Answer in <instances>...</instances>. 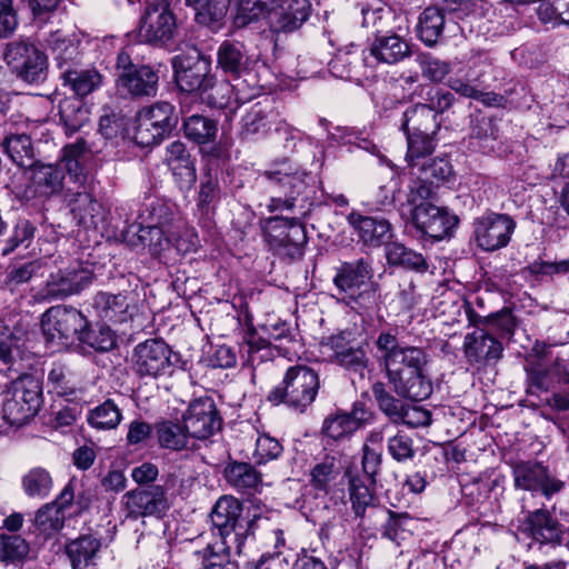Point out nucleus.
Masks as SVG:
<instances>
[{
  "mask_svg": "<svg viewBox=\"0 0 569 569\" xmlns=\"http://www.w3.org/2000/svg\"><path fill=\"white\" fill-rule=\"evenodd\" d=\"M373 397L378 403L379 409L393 422L399 423L403 410L406 408V403L401 400L395 398L390 392H388L385 388V385L381 382H377L372 387Z\"/></svg>",
  "mask_w": 569,
  "mask_h": 569,
  "instance_id": "49",
  "label": "nucleus"
},
{
  "mask_svg": "<svg viewBox=\"0 0 569 569\" xmlns=\"http://www.w3.org/2000/svg\"><path fill=\"white\" fill-rule=\"evenodd\" d=\"M164 161L180 183L191 184L196 181V168L183 142H171L166 149Z\"/></svg>",
  "mask_w": 569,
  "mask_h": 569,
  "instance_id": "32",
  "label": "nucleus"
},
{
  "mask_svg": "<svg viewBox=\"0 0 569 569\" xmlns=\"http://www.w3.org/2000/svg\"><path fill=\"white\" fill-rule=\"evenodd\" d=\"M36 227L29 220H20L16 224L13 234L8 241V246L3 248L2 254L7 256L19 246L28 248L34 237Z\"/></svg>",
  "mask_w": 569,
  "mask_h": 569,
  "instance_id": "61",
  "label": "nucleus"
},
{
  "mask_svg": "<svg viewBox=\"0 0 569 569\" xmlns=\"http://www.w3.org/2000/svg\"><path fill=\"white\" fill-rule=\"evenodd\" d=\"M411 221L423 234L441 240L457 226L458 219L446 208L421 203L411 210Z\"/></svg>",
  "mask_w": 569,
  "mask_h": 569,
  "instance_id": "17",
  "label": "nucleus"
},
{
  "mask_svg": "<svg viewBox=\"0 0 569 569\" xmlns=\"http://www.w3.org/2000/svg\"><path fill=\"white\" fill-rule=\"evenodd\" d=\"M234 87L228 81L216 82L212 77V87L209 88L208 102L209 104L223 109L230 106Z\"/></svg>",
  "mask_w": 569,
  "mask_h": 569,
  "instance_id": "64",
  "label": "nucleus"
},
{
  "mask_svg": "<svg viewBox=\"0 0 569 569\" xmlns=\"http://www.w3.org/2000/svg\"><path fill=\"white\" fill-rule=\"evenodd\" d=\"M182 422L191 438L200 440L211 437L222 425L216 403L209 397L193 400L182 415Z\"/></svg>",
  "mask_w": 569,
  "mask_h": 569,
  "instance_id": "16",
  "label": "nucleus"
},
{
  "mask_svg": "<svg viewBox=\"0 0 569 569\" xmlns=\"http://www.w3.org/2000/svg\"><path fill=\"white\" fill-rule=\"evenodd\" d=\"M2 418L11 426H22L39 411L41 385L33 376L13 380L2 393Z\"/></svg>",
  "mask_w": 569,
  "mask_h": 569,
  "instance_id": "4",
  "label": "nucleus"
},
{
  "mask_svg": "<svg viewBox=\"0 0 569 569\" xmlns=\"http://www.w3.org/2000/svg\"><path fill=\"white\" fill-rule=\"evenodd\" d=\"M270 0H186L196 10L199 23L210 26L220 22L233 2V24L244 28L261 17L267 18Z\"/></svg>",
  "mask_w": 569,
  "mask_h": 569,
  "instance_id": "3",
  "label": "nucleus"
},
{
  "mask_svg": "<svg viewBox=\"0 0 569 569\" xmlns=\"http://www.w3.org/2000/svg\"><path fill=\"white\" fill-rule=\"evenodd\" d=\"M242 510V503L238 499L231 496H222L217 500L210 512L212 531L220 537L224 550L234 549L237 553H240L244 537L260 520L253 519L247 526H243L241 521Z\"/></svg>",
  "mask_w": 569,
  "mask_h": 569,
  "instance_id": "5",
  "label": "nucleus"
},
{
  "mask_svg": "<svg viewBox=\"0 0 569 569\" xmlns=\"http://www.w3.org/2000/svg\"><path fill=\"white\" fill-rule=\"evenodd\" d=\"M452 167L443 158H435L421 166V177L430 183H439L449 180Z\"/></svg>",
  "mask_w": 569,
  "mask_h": 569,
  "instance_id": "60",
  "label": "nucleus"
},
{
  "mask_svg": "<svg viewBox=\"0 0 569 569\" xmlns=\"http://www.w3.org/2000/svg\"><path fill=\"white\" fill-rule=\"evenodd\" d=\"M369 53L380 63L395 64L410 57L411 48L406 39L396 33L377 34Z\"/></svg>",
  "mask_w": 569,
  "mask_h": 569,
  "instance_id": "28",
  "label": "nucleus"
},
{
  "mask_svg": "<svg viewBox=\"0 0 569 569\" xmlns=\"http://www.w3.org/2000/svg\"><path fill=\"white\" fill-rule=\"evenodd\" d=\"M419 96L425 101L419 104L429 108L435 113V118L447 111L455 102V96L448 90L430 86H419Z\"/></svg>",
  "mask_w": 569,
  "mask_h": 569,
  "instance_id": "48",
  "label": "nucleus"
},
{
  "mask_svg": "<svg viewBox=\"0 0 569 569\" xmlns=\"http://www.w3.org/2000/svg\"><path fill=\"white\" fill-rule=\"evenodd\" d=\"M230 551H216L211 543H207L204 549L196 550L194 555L201 559L203 569H238L236 562L230 560Z\"/></svg>",
  "mask_w": 569,
  "mask_h": 569,
  "instance_id": "54",
  "label": "nucleus"
},
{
  "mask_svg": "<svg viewBox=\"0 0 569 569\" xmlns=\"http://www.w3.org/2000/svg\"><path fill=\"white\" fill-rule=\"evenodd\" d=\"M70 212L78 226L101 232L108 230L109 210L90 193L77 192L68 201Z\"/></svg>",
  "mask_w": 569,
  "mask_h": 569,
  "instance_id": "20",
  "label": "nucleus"
},
{
  "mask_svg": "<svg viewBox=\"0 0 569 569\" xmlns=\"http://www.w3.org/2000/svg\"><path fill=\"white\" fill-rule=\"evenodd\" d=\"M266 240L271 250L282 258L296 259L303 253L307 243L305 226L297 219H270L266 229Z\"/></svg>",
  "mask_w": 569,
  "mask_h": 569,
  "instance_id": "11",
  "label": "nucleus"
},
{
  "mask_svg": "<svg viewBox=\"0 0 569 569\" xmlns=\"http://www.w3.org/2000/svg\"><path fill=\"white\" fill-rule=\"evenodd\" d=\"M183 130L188 139L203 144L214 140L217 124L209 118L193 114L184 120Z\"/></svg>",
  "mask_w": 569,
  "mask_h": 569,
  "instance_id": "43",
  "label": "nucleus"
},
{
  "mask_svg": "<svg viewBox=\"0 0 569 569\" xmlns=\"http://www.w3.org/2000/svg\"><path fill=\"white\" fill-rule=\"evenodd\" d=\"M177 123L174 107L167 101H157L139 112L134 139L142 147L157 144L171 133Z\"/></svg>",
  "mask_w": 569,
  "mask_h": 569,
  "instance_id": "9",
  "label": "nucleus"
},
{
  "mask_svg": "<svg viewBox=\"0 0 569 569\" xmlns=\"http://www.w3.org/2000/svg\"><path fill=\"white\" fill-rule=\"evenodd\" d=\"M267 130V111L258 103L242 117L240 134L243 139H250L256 134L264 133Z\"/></svg>",
  "mask_w": 569,
  "mask_h": 569,
  "instance_id": "53",
  "label": "nucleus"
},
{
  "mask_svg": "<svg viewBox=\"0 0 569 569\" xmlns=\"http://www.w3.org/2000/svg\"><path fill=\"white\" fill-rule=\"evenodd\" d=\"M268 10L267 20L274 32H291L309 18V0H273Z\"/></svg>",
  "mask_w": 569,
  "mask_h": 569,
  "instance_id": "18",
  "label": "nucleus"
},
{
  "mask_svg": "<svg viewBox=\"0 0 569 569\" xmlns=\"http://www.w3.org/2000/svg\"><path fill=\"white\" fill-rule=\"evenodd\" d=\"M422 76L431 82H441L451 71V64L432 57L429 53H422L417 59Z\"/></svg>",
  "mask_w": 569,
  "mask_h": 569,
  "instance_id": "55",
  "label": "nucleus"
},
{
  "mask_svg": "<svg viewBox=\"0 0 569 569\" xmlns=\"http://www.w3.org/2000/svg\"><path fill=\"white\" fill-rule=\"evenodd\" d=\"M100 548L101 539L86 533L69 541L66 546V553L72 569H93Z\"/></svg>",
  "mask_w": 569,
  "mask_h": 569,
  "instance_id": "30",
  "label": "nucleus"
},
{
  "mask_svg": "<svg viewBox=\"0 0 569 569\" xmlns=\"http://www.w3.org/2000/svg\"><path fill=\"white\" fill-rule=\"evenodd\" d=\"M370 418V413L362 403H355L350 412H337L325 419L322 432L328 437L339 440L350 436L361 428Z\"/></svg>",
  "mask_w": 569,
  "mask_h": 569,
  "instance_id": "25",
  "label": "nucleus"
},
{
  "mask_svg": "<svg viewBox=\"0 0 569 569\" xmlns=\"http://www.w3.org/2000/svg\"><path fill=\"white\" fill-rule=\"evenodd\" d=\"M348 221L365 244L379 247L390 243L392 227L388 220L352 212L349 214Z\"/></svg>",
  "mask_w": 569,
  "mask_h": 569,
  "instance_id": "24",
  "label": "nucleus"
},
{
  "mask_svg": "<svg viewBox=\"0 0 569 569\" xmlns=\"http://www.w3.org/2000/svg\"><path fill=\"white\" fill-rule=\"evenodd\" d=\"M372 277V270L370 263L365 259H358L353 262H343L337 270L333 278L336 287L348 293L350 297H355L356 292L370 284Z\"/></svg>",
  "mask_w": 569,
  "mask_h": 569,
  "instance_id": "26",
  "label": "nucleus"
},
{
  "mask_svg": "<svg viewBox=\"0 0 569 569\" xmlns=\"http://www.w3.org/2000/svg\"><path fill=\"white\" fill-rule=\"evenodd\" d=\"M87 326V318L76 308L54 306L41 318V328L47 341L61 347L71 345Z\"/></svg>",
  "mask_w": 569,
  "mask_h": 569,
  "instance_id": "10",
  "label": "nucleus"
},
{
  "mask_svg": "<svg viewBox=\"0 0 569 569\" xmlns=\"http://www.w3.org/2000/svg\"><path fill=\"white\" fill-rule=\"evenodd\" d=\"M59 114L67 130L78 131L88 121V110L81 100L66 99L59 104Z\"/></svg>",
  "mask_w": 569,
  "mask_h": 569,
  "instance_id": "45",
  "label": "nucleus"
},
{
  "mask_svg": "<svg viewBox=\"0 0 569 569\" xmlns=\"http://www.w3.org/2000/svg\"><path fill=\"white\" fill-rule=\"evenodd\" d=\"M116 88L122 97H154L159 88L158 70L149 64L133 63L126 51L118 53Z\"/></svg>",
  "mask_w": 569,
  "mask_h": 569,
  "instance_id": "6",
  "label": "nucleus"
},
{
  "mask_svg": "<svg viewBox=\"0 0 569 569\" xmlns=\"http://www.w3.org/2000/svg\"><path fill=\"white\" fill-rule=\"evenodd\" d=\"M30 169L36 193L51 197L62 191L66 170L63 167L37 161Z\"/></svg>",
  "mask_w": 569,
  "mask_h": 569,
  "instance_id": "29",
  "label": "nucleus"
},
{
  "mask_svg": "<svg viewBox=\"0 0 569 569\" xmlns=\"http://www.w3.org/2000/svg\"><path fill=\"white\" fill-rule=\"evenodd\" d=\"M1 146L8 157L21 168H31L37 161L31 138L26 133L8 132Z\"/></svg>",
  "mask_w": 569,
  "mask_h": 569,
  "instance_id": "35",
  "label": "nucleus"
},
{
  "mask_svg": "<svg viewBox=\"0 0 569 569\" xmlns=\"http://www.w3.org/2000/svg\"><path fill=\"white\" fill-rule=\"evenodd\" d=\"M41 266L39 261H29L22 264L13 266L7 273L4 286L10 290H16L20 284L28 282L38 273Z\"/></svg>",
  "mask_w": 569,
  "mask_h": 569,
  "instance_id": "57",
  "label": "nucleus"
},
{
  "mask_svg": "<svg viewBox=\"0 0 569 569\" xmlns=\"http://www.w3.org/2000/svg\"><path fill=\"white\" fill-rule=\"evenodd\" d=\"M92 308L106 321L122 323L129 318V303L123 293L100 291L92 299Z\"/></svg>",
  "mask_w": 569,
  "mask_h": 569,
  "instance_id": "31",
  "label": "nucleus"
},
{
  "mask_svg": "<svg viewBox=\"0 0 569 569\" xmlns=\"http://www.w3.org/2000/svg\"><path fill=\"white\" fill-rule=\"evenodd\" d=\"M29 550L28 542L21 536L0 535V561H21L28 556Z\"/></svg>",
  "mask_w": 569,
  "mask_h": 569,
  "instance_id": "51",
  "label": "nucleus"
},
{
  "mask_svg": "<svg viewBox=\"0 0 569 569\" xmlns=\"http://www.w3.org/2000/svg\"><path fill=\"white\" fill-rule=\"evenodd\" d=\"M335 362L362 377L365 369L368 367L369 358L361 346H353L345 353L340 352Z\"/></svg>",
  "mask_w": 569,
  "mask_h": 569,
  "instance_id": "58",
  "label": "nucleus"
},
{
  "mask_svg": "<svg viewBox=\"0 0 569 569\" xmlns=\"http://www.w3.org/2000/svg\"><path fill=\"white\" fill-rule=\"evenodd\" d=\"M501 342L489 331L476 329L463 340V353L470 365L486 366L502 357Z\"/></svg>",
  "mask_w": 569,
  "mask_h": 569,
  "instance_id": "21",
  "label": "nucleus"
},
{
  "mask_svg": "<svg viewBox=\"0 0 569 569\" xmlns=\"http://www.w3.org/2000/svg\"><path fill=\"white\" fill-rule=\"evenodd\" d=\"M93 271L76 262L52 272L46 282L43 297L49 300H64L79 295L92 283Z\"/></svg>",
  "mask_w": 569,
  "mask_h": 569,
  "instance_id": "14",
  "label": "nucleus"
},
{
  "mask_svg": "<svg viewBox=\"0 0 569 569\" xmlns=\"http://www.w3.org/2000/svg\"><path fill=\"white\" fill-rule=\"evenodd\" d=\"M319 385L315 370L306 366H293L287 370L282 382L268 393L267 400L303 412L315 401Z\"/></svg>",
  "mask_w": 569,
  "mask_h": 569,
  "instance_id": "2",
  "label": "nucleus"
},
{
  "mask_svg": "<svg viewBox=\"0 0 569 569\" xmlns=\"http://www.w3.org/2000/svg\"><path fill=\"white\" fill-rule=\"evenodd\" d=\"M159 445L162 448L171 450H182L187 448L191 435L187 432L184 422L182 425L173 421H162L156 428Z\"/></svg>",
  "mask_w": 569,
  "mask_h": 569,
  "instance_id": "42",
  "label": "nucleus"
},
{
  "mask_svg": "<svg viewBox=\"0 0 569 569\" xmlns=\"http://www.w3.org/2000/svg\"><path fill=\"white\" fill-rule=\"evenodd\" d=\"M172 351L159 339H148L134 348V371L141 378L157 379L170 375L173 369Z\"/></svg>",
  "mask_w": 569,
  "mask_h": 569,
  "instance_id": "13",
  "label": "nucleus"
},
{
  "mask_svg": "<svg viewBox=\"0 0 569 569\" xmlns=\"http://www.w3.org/2000/svg\"><path fill=\"white\" fill-rule=\"evenodd\" d=\"M388 452L398 462L410 460L415 457L412 439L403 433H397L388 439Z\"/></svg>",
  "mask_w": 569,
  "mask_h": 569,
  "instance_id": "62",
  "label": "nucleus"
},
{
  "mask_svg": "<svg viewBox=\"0 0 569 569\" xmlns=\"http://www.w3.org/2000/svg\"><path fill=\"white\" fill-rule=\"evenodd\" d=\"M439 128L440 123L435 113L425 106L417 103L403 113L401 129L406 134H437Z\"/></svg>",
  "mask_w": 569,
  "mask_h": 569,
  "instance_id": "33",
  "label": "nucleus"
},
{
  "mask_svg": "<svg viewBox=\"0 0 569 569\" xmlns=\"http://www.w3.org/2000/svg\"><path fill=\"white\" fill-rule=\"evenodd\" d=\"M375 485H366L365 481L353 476L349 479V495L352 510L357 517L362 518L367 508L372 507L375 502L373 487Z\"/></svg>",
  "mask_w": 569,
  "mask_h": 569,
  "instance_id": "44",
  "label": "nucleus"
},
{
  "mask_svg": "<svg viewBox=\"0 0 569 569\" xmlns=\"http://www.w3.org/2000/svg\"><path fill=\"white\" fill-rule=\"evenodd\" d=\"M63 87L76 97L84 98L102 84V74L96 68H84L80 61L60 73Z\"/></svg>",
  "mask_w": 569,
  "mask_h": 569,
  "instance_id": "27",
  "label": "nucleus"
},
{
  "mask_svg": "<svg viewBox=\"0 0 569 569\" xmlns=\"http://www.w3.org/2000/svg\"><path fill=\"white\" fill-rule=\"evenodd\" d=\"M386 258L389 264L401 266L417 272H426L428 263L425 257L399 242H390L386 246Z\"/></svg>",
  "mask_w": 569,
  "mask_h": 569,
  "instance_id": "39",
  "label": "nucleus"
},
{
  "mask_svg": "<svg viewBox=\"0 0 569 569\" xmlns=\"http://www.w3.org/2000/svg\"><path fill=\"white\" fill-rule=\"evenodd\" d=\"M376 347L378 360L399 397L422 401L431 396L433 386L427 375L429 357L423 348L400 345L397 336L389 331L379 333Z\"/></svg>",
  "mask_w": 569,
  "mask_h": 569,
  "instance_id": "1",
  "label": "nucleus"
},
{
  "mask_svg": "<svg viewBox=\"0 0 569 569\" xmlns=\"http://www.w3.org/2000/svg\"><path fill=\"white\" fill-rule=\"evenodd\" d=\"M23 492L30 498L44 499L53 487V478L42 467H34L21 480Z\"/></svg>",
  "mask_w": 569,
  "mask_h": 569,
  "instance_id": "41",
  "label": "nucleus"
},
{
  "mask_svg": "<svg viewBox=\"0 0 569 569\" xmlns=\"http://www.w3.org/2000/svg\"><path fill=\"white\" fill-rule=\"evenodd\" d=\"M223 473L227 482L239 490L254 489L261 482L260 473L247 462L229 463Z\"/></svg>",
  "mask_w": 569,
  "mask_h": 569,
  "instance_id": "40",
  "label": "nucleus"
},
{
  "mask_svg": "<svg viewBox=\"0 0 569 569\" xmlns=\"http://www.w3.org/2000/svg\"><path fill=\"white\" fill-rule=\"evenodd\" d=\"M446 19L443 10L437 7L426 8L419 17L418 36L428 47L438 43L442 34Z\"/></svg>",
  "mask_w": 569,
  "mask_h": 569,
  "instance_id": "36",
  "label": "nucleus"
},
{
  "mask_svg": "<svg viewBox=\"0 0 569 569\" xmlns=\"http://www.w3.org/2000/svg\"><path fill=\"white\" fill-rule=\"evenodd\" d=\"M408 150L406 154V159L410 166H418L417 160L420 158H425L431 154L436 148V134H406Z\"/></svg>",
  "mask_w": 569,
  "mask_h": 569,
  "instance_id": "52",
  "label": "nucleus"
},
{
  "mask_svg": "<svg viewBox=\"0 0 569 569\" xmlns=\"http://www.w3.org/2000/svg\"><path fill=\"white\" fill-rule=\"evenodd\" d=\"M128 516L132 518L160 515L168 509L166 491L161 486H149L124 495Z\"/></svg>",
  "mask_w": 569,
  "mask_h": 569,
  "instance_id": "23",
  "label": "nucleus"
},
{
  "mask_svg": "<svg viewBox=\"0 0 569 569\" xmlns=\"http://www.w3.org/2000/svg\"><path fill=\"white\" fill-rule=\"evenodd\" d=\"M172 67L181 91L204 93L212 87L211 61L196 47L181 48L172 58Z\"/></svg>",
  "mask_w": 569,
  "mask_h": 569,
  "instance_id": "7",
  "label": "nucleus"
},
{
  "mask_svg": "<svg viewBox=\"0 0 569 569\" xmlns=\"http://www.w3.org/2000/svg\"><path fill=\"white\" fill-rule=\"evenodd\" d=\"M362 27L371 30L377 34H382L381 32L388 27V21L391 17V12L389 9L383 7H362Z\"/></svg>",
  "mask_w": 569,
  "mask_h": 569,
  "instance_id": "59",
  "label": "nucleus"
},
{
  "mask_svg": "<svg viewBox=\"0 0 569 569\" xmlns=\"http://www.w3.org/2000/svg\"><path fill=\"white\" fill-rule=\"evenodd\" d=\"M274 188V194L270 199L269 210L292 211L298 196L306 189L305 173L288 171L287 169L267 170L263 173Z\"/></svg>",
  "mask_w": 569,
  "mask_h": 569,
  "instance_id": "15",
  "label": "nucleus"
},
{
  "mask_svg": "<svg viewBox=\"0 0 569 569\" xmlns=\"http://www.w3.org/2000/svg\"><path fill=\"white\" fill-rule=\"evenodd\" d=\"M341 466L339 459L333 456H326L323 460L317 463L311 470L312 486L322 491H327L329 485L340 475Z\"/></svg>",
  "mask_w": 569,
  "mask_h": 569,
  "instance_id": "46",
  "label": "nucleus"
},
{
  "mask_svg": "<svg viewBox=\"0 0 569 569\" xmlns=\"http://www.w3.org/2000/svg\"><path fill=\"white\" fill-rule=\"evenodd\" d=\"M218 67L227 74L239 79L247 70L248 57L244 46L238 41H223L217 52Z\"/></svg>",
  "mask_w": 569,
  "mask_h": 569,
  "instance_id": "34",
  "label": "nucleus"
},
{
  "mask_svg": "<svg viewBox=\"0 0 569 569\" xmlns=\"http://www.w3.org/2000/svg\"><path fill=\"white\" fill-rule=\"evenodd\" d=\"M281 443L268 435H261L256 440L254 458L258 463L277 459L282 453Z\"/></svg>",
  "mask_w": 569,
  "mask_h": 569,
  "instance_id": "63",
  "label": "nucleus"
},
{
  "mask_svg": "<svg viewBox=\"0 0 569 569\" xmlns=\"http://www.w3.org/2000/svg\"><path fill=\"white\" fill-rule=\"evenodd\" d=\"M88 421L97 429H113L121 421V412L112 400H106L90 411Z\"/></svg>",
  "mask_w": 569,
  "mask_h": 569,
  "instance_id": "50",
  "label": "nucleus"
},
{
  "mask_svg": "<svg viewBox=\"0 0 569 569\" xmlns=\"http://www.w3.org/2000/svg\"><path fill=\"white\" fill-rule=\"evenodd\" d=\"M4 60L12 73L23 82L39 84L47 79V56L33 43L27 41L8 43Z\"/></svg>",
  "mask_w": 569,
  "mask_h": 569,
  "instance_id": "8",
  "label": "nucleus"
},
{
  "mask_svg": "<svg viewBox=\"0 0 569 569\" xmlns=\"http://www.w3.org/2000/svg\"><path fill=\"white\" fill-rule=\"evenodd\" d=\"M528 529L532 538L541 543L558 542L560 528L558 522L546 510L531 512L527 519Z\"/></svg>",
  "mask_w": 569,
  "mask_h": 569,
  "instance_id": "37",
  "label": "nucleus"
},
{
  "mask_svg": "<svg viewBox=\"0 0 569 569\" xmlns=\"http://www.w3.org/2000/svg\"><path fill=\"white\" fill-rule=\"evenodd\" d=\"M177 31V19L168 0L149 3L141 17L139 38L147 43H166Z\"/></svg>",
  "mask_w": 569,
  "mask_h": 569,
  "instance_id": "12",
  "label": "nucleus"
},
{
  "mask_svg": "<svg viewBox=\"0 0 569 569\" xmlns=\"http://www.w3.org/2000/svg\"><path fill=\"white\" fill-rule=\"evenodd\" d=\"M64 520V512L59 510L54 503L49 502L36 512L34 525L39 531L50 536L62 529Z\"/></svg>",
  "mask_w": 569,
  "mask_h": 569,
  "instance_id": "47",
  "label": "nucleus"
},
{
  "mask_svg": "<svg viewBox=\"0 0 569 569\" xmlns=\"http://www.w3.org/2000/svg\"><path fill=\"white\" fill-rule=\"evenodd\" d=\"M81 345L87 346L99 352H107L116 345L113 331L109 326L102 323H90L79 332L78 339Z\"/></svg>",
  "mask_w": 569,
  "mask_h": 569,
  "instance_id": "38",
  "label": "nucleus"
},
{
  "mask_svg": "<svg viewBox=\"0 0 569 569\" xmlns=\"http://www.w3.org/2000/svg\"><path fill=\"white\" fill-rule=\"evenodd\" d=\"M220 198L219 180L210 173L206 174L200 182L198 193V208L206 214L213 210Z\"/></svg>",
  "mask_w": 569,
  "mask_h": 569,
  "instance_id": "56",
  "label": "nucleus"
},
{
  "mask_svg": "<svg viewBox=\"0 0 569 569\" xmlns=\"http://www.w3.org/2000/svg\"><path fill=\"white\" fill-rule=\"evenodd\" d=\"M513 229L515 222L508 216L492 214L483 217L476 223L477 243L486 251L498 250L508 244Z\"/></svg>",
  "mask_w": 569,
  "mask_h": 569,
  "instance_id": "19",
  "label": "nucleus"
},
{
  "mask_svg": "<svg viewBox=\"0 0 569 569\" xmlns=\"http://www.w3.org/2000/svg\"><path fill=\"white\" fill-rule=\"evenodd\" d=\"M515 485L523 490H541L547 497L559 492L563 482L549 476L539 462H519L513 467Z\"/></svg>",
  "mask_w": 569,
  "mask_h": 569,
  "instance_id": "22",
  "label": "nucleus"
}]
</instances>
